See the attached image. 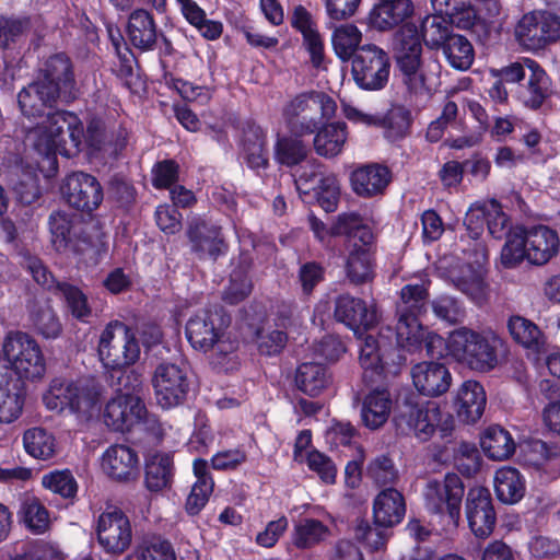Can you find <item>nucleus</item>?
I'll use <instances>...</instances> for the list:
<instances>
[{"label":"nucleus","instance_id":"f257e3e1","mask_svg":"<svg viewBox=\"0 0 560 560\" xmlns=\"http://www.w3.org/2000/svg\"><path fill=\"white\" fill-rule=\"evenodd\" d=\"M398 322L395 328L381 327L376 336L366 335L360 346L359 362L363 382L373 386L385 378L389 365L406 361L401 351L413 353L425 345L427 331L421 323L429 306V291L424 284H406L400 290Z\"/></svg>","mask_w":560,"mask_h":560},{"label":"nucleus","instance_id":"f03ea898","mask_svg":"<svg viewBox=\"0 0 560 560\" xmlns=\"http://www.w3.org/2000/svg\"><path fill=\"white\" fill-rule=\"evenodd\" d=\"M133 381L116 385L115 395L104 405L102 420L112 432L127 433L133 429L143 431L147 438L158 443L163 438V428L159 419L148 411L144 400L133 393Z\"/></svg>","mask_w":560,"mask_h":560},{"label":"nucleus","instance_id":"7ed1b4c3","mask_svg":"<svg viewBox=\"0 0 560 560\" xmlns=\"http://www.w3.org/2000/svg\"><path fill=\"white\" fill-rule=\"evenodd\" d=\"M97 352L108 371L107 381L112 387L126 381L137 383L132 385L133 389L141 385L139 374L126 372V368L133 365L140 358L139 340L132 327L118 319L107 323L101 334Z\"/></svg>","mask_w":560,"mask_h":560},{"label":"nucleus","instance_id":"20e7f679","mask_svg":"<svg viewBox=\"0 0 560 560\" xmlns=\"http://www.w3.org/2000/svg\"><path fill=\"white\" fill-rule=\"evenodd\" d=\"M560 250L558 232L545 224H515L501 249V264L506 269L523 261L544 266Z\"/></svg>","mask_w":560,"mask_h":560},{"label":"nucleus","instance_id":"39448f33","mask_svg":"<svg viewBox=\"0 0 560 560\" xmlns=\"http://www.w3.org/2000/svg\"><path fill=\"white\" fill-rule=\"evenodd\" d=\"M393 421L399 434H412L421 442L429 441L436 430L442 439L450 436L454 430L452 415H443L438 402L421 400L415 394L407 395L398 404Z\"/></svg>","mask_w":560,"mask_h":560},{"label":"nucleus","instance_id":"423d86ee","mask_svg":"<svg viewBox=\"0 0 560 560\" xmlns=\"http://www.w3.org/2000/svg\"><path fill=\"white\" fill-rule=\"evenodd\" d=\"M48 226L51 244L58 253L83 255L94 265L104 260L108 254L107 234L97 231L94 236L86 235L80 218L74 213L55 210L49 214Z\"/></svg>","mask_w":560,"mask_h":560},{"label":"nucleus","instance_id":"0eeeda50","mask_svg":"<svg viewBox=\"0 0 560 560\" xmlns=\"http://www.w3.org/2000/svg\"><path fill=\"white\" fill-rule=\"evenodd\" d=\"M230 317L222 307L203 308L189 317L185 326V335L190 346L207 353L215 350L223 358L237 348L235 341L225 339V329Z\"/></svg>","mask_w":560,"mask_h":560},{"label":"nucleus","instance_id":"6e6552de","mask_svg":"<svg viewBox=\"0 0 560 560\" xmlns=\"http://www.w3.org/2000/svg\"><path fill=\"white\" fill-rule=\"evenodd\" d=\"M45 118V129L49 135L46 156L52 170L57 171V153L70 159L82 151L84 127L77 114L65 109H52Z\"/></svg>","mask_w":560,"mask_h":560},{"label":"nucleus","instance_id":"1a4fd4ad","mask_svg":"<svg viewBox=\"0 0 560 560\" xmlns=\"http://www.w3.org/2000/svg\"><path fill=\"white\" fill-rule=\"evenodd\" d=\"M320 113V119L330 120L337 112L336 101L325 92H302L282 109V116L290 132L312 135L316 130L317 118L307 113Z\"/></svg>","mask_w":560,"mask_h":560},{"label":"nucleus","instance_id":"9d476101","mask_svg":"<svg viewBox=\"0 0 560 560\" xmlns=\"http://www.w3.org/2000/svg\"><path fill=\"white\" fill-rule=\"evenodd\" d=\"M100 392L96 387L72 381L66 377L51 380L43 401L47 409L57 412L69 410L75 415H91L100 402Z\"/></svg>","mask_w":560,"mask_h":560},{"label":"nucleus","instance_id":"9b49d317","mask_svg":"<svg viewBox=\"0 0 560 560\" xmlns=\"http://www.w3.org/2000/svg\"><path fill=\"white\" fill-rule=\"evenodd\" d=\"M2 352L21 382L37 381L46 373V361L37 341L23 331H10L2 343Z\"/></svg>","mask_w":560,"mask_h":560},{"label":"nucleus","instance_id":"f8f14e48","mask_svg":"<svg viewBox=\"0 0 560 560\" xmlns=\"http://www.w3.org/2000/svg\"><path fill=\"white\" fill-rule=\"evenodd\" d=\"M389 54L375 44H364L351 61V75L355 85L366 92L384 90L390 78Z\"/></svg>","mask_w":560,"mask_h":560},{"label":"nucleus","instance_id":"ddd939ff","mask_svg":"<svg viewBox=\"0 0 560 560\" xmlns=\"http://www.w3.org/2000/svg\"><path fill=\"white\" fill-rule=\"evenodd\" d=\"M95 535L104 553L119 557L131 546L133 537L131 521L120 508L107 505L95 521Z\"/></svg>","mask_w":560,"mask_h":560},{"label":"nucleus","instance_id":"4468645a","mask_svg":"<svg viewBox=\"0 0 560 560\" xmlns=\"http://www.w3.org/2000/svg\"><path fill=\"white\" fill-rule=\"evenodd\" d=\"M424 505L428 512L447 516L450 522L457 525L460 518L465 486L455 472L445 474L442 481L429 480L424 488Z\"/></svg>","mask_w":560,"mask_h":560},{"label":"nucleus","instance_id":"2eb2a0df","mask_svg":"<svg viewBox=\"0 0 560 560\" xmlns=\"http://www.w3.org/2000/svg\"><path fill=\"white\" fill-rule=\"evenodd\" d=\"M514 35L524 49L542 50L560 39V16L548 11L526 13L515 25Z\"/></svg>","mask_w":560,"mask_h":560},{"label":"nucleus","instance_id":"dca6fc26","mask_svg":"<svg viewBox=\"0 0 560 560\" xmlns=\"http://www.w3.org/2000/svg\"><path fill=\"white\" fill-rule=\"evenodd\" d=\"M60 191L70 208L88 215L97 210L104 199L100 180L82 171L68 174L62 180Z\"/></svg>","mask_w":560,"mask_h":560},{"label":"nucleus","instance_id":"f3484780","mask_svg":"<svg viewBox=\"0 0 560 560\" xmlns=\"http://www.w3.org/2000/svg\"><path fill=\"white\" fill-rule=\"evenodd\" d=\"M158 405L165 410L183 405L190 390V380L186 369L163 362L154 371L152 378Z\"/></svg>","mask_w":560,"mask_h":560},{"label":"nucleus","instance_id":"a211bd4d","mask_svg":"<svg viewBox=\"0 0 560 560\" xmlns=\"http://www.w3.org/2000/svg\"><path fill=\"white\" fill-rule=\"evenodd\" d=\"M190 252L199 259L217 261L229 252L222 226L201 217L192 218L186 229Z\"/></svg>","mask_w":560,"mask_h":560},{"label":"nucleus","instance_id":"6ab92c4d","mask_svg":"<svg viewBox=\"0 0 560 560\" xmlns=\"http://www.w3.org/2000/svg\"><path fill=\"white\" fill-rule=\"evenodd\" d=\"M465 513L468 526L477 538L485 539L493 533L497 524V512L488 488L474 487L468 490Z\"/></svg>","mask_w":560,"mask_h":560},{"label":"nucleus","instance_id":"aec40b11","mask_svg":"<svg viewBox=\"0 0 560 560\" xmlns=\"http://www.w3.org/2000/svg\"><path fill=\"white\" fill-rule=\"evenodd\" d=\"M334 318L358 334L368 331L377 324V311L363 299L342 293L335 299Z\"/></svg>","mask_w":560,"mask_h":560},{"label":"nucleus","instance_id":"412c9836","mask_svg":"<svg viewBox=\"0 0 560 560\" xmlns=\"http://www.w3.org/2000/svg\"><path fill=\"white\" fill-rule=\"evenodd\" d=\"M475 330L467 327H460L450 332L446 340L439 335H428L425 345L427 354L431 358L442 357V348L444 347L447 355L452 357L456 362L466 364L470 370L474 365L470 362V355L474 354L472 340Z\"/></svg>","mask_w":560,"mask_h":560},{"label":"nucleus","instance_id":"4be33fe9","mask_svg":"<svg viewBox=\"0 0 560 560\" xmlns=\"http://www.w3.org/2000/svg\"><path fill=\"white\" fill-rule=\"evenodd\" d=\"M58 98L55 86H47L36 80L18 93V105L25 118L37 122V119L45 118L56 108Z\"/></svg>","mask_w":560,"mask_h":560},{"label":"nucleus","instance_id":"5701e85b","mask_svg":"<svg viewBox=\"0 0 560 560\" xmlns=\"http://www.w3.org/2000/svg\"><path fill=\"white\" fill-rule=\"evenodd\" d=\"M512 340L522 347L527 355L540 359L549 352L547 335L533 320L522 315H511L506 322Z\"/></svg>","mask_w":560,"mask_h":560},{"label":"nucleus","instance_id":"b1692460","mask_svg":"<svg viewBox=\"0 0 560 560\" xmlns=\"http://www.w3.org/2000/svg\"><path fill=\"white\" fill-rule=\"evenodd\" d=\"M412 384L423 396L438 397L452 385V374L444 363L423 361L411 368Z\"/></svg>","mask_w":560,"mask_h":560},{"label":"nucleus","instance_id":"393cba45","mask_svg":"<svg viewBox=\"0 0 560 560\" xmlns=\"http://www.w3.org/2000/svg\"><path fill=\"white\" fill-rule=\"evenodd\" d=\"M390 182L389 167L380 163L360 165L350 174L351 188L362 198H373L384 194Z\"/></svg>","mask_w":560,"mask_h":560},{"label":"nucleus","instance_id":"a878e982","mask_svg":"<svg viewBox=\"0 0 560 560\" xmlns=\"http://www.w3.org/2000/svg\"><path fill=\"white\" fill-rule=\"evenodd\" d=\"M102 467L114 480L125 482L135 480L140 472L138 453L128 445H112L102 457Z\"/></svg>","mask_w":560,"mask_h":560},{"label":"nucleus","instance_id":"bb28decb","mask_svg":"<svg viewBox=\"0 0 560 560\" xmlns=\"http://www.w3.org/2000/svg\"><path fill=\"white\" fill-rule=\"evenodd\" d=\"M313 148L317 155L334 159L340 155L348 140V126L345 121H329L317 118L313 132Z\"/></svg>","mask_w":560,"mask_h":560},{"label":"nucleus","instance_id":"cd10ccee","mask_svg":"<svg viewBox=\"0 0 560 560\" xmlns=\"http://www.w3.org/2000/svg\"><path fill=\"white\" fill-rule=\"evenodd\" d=\"M529 71L526 85H521L520 101L530 109H539L551 95V80L545 69L536 61L525 58Z\"/></svg>","mask_w":560,"mask_h":560},{"label":"nucleus","instance_id":"c85d7f7f","mask_svg":"<svg viewBox=\"0 0 560 560\" xmlns=\"http://www.w3.org/2000/svg\"><path fill=\"white\" fill-rule=\"evenodd\" d=\"M486 402V392L479 382H464L454 400L458 420L467 424L476 423L485 412Z\"/></svg>","mask_w":560,"mask_h":560},{"label":"nucleus","instance_id":"c756f323","mask_svg":"<svg viewBox=\"0 0 560 560\" xmlns=\"http://www.w3.org/2000/svg\"><path fill=\"white\" fill-rule=\"evenodd\" d=\"M411 0H377L369 14L370 25L378 31H389L412 16Z\"/></svg>","mask_w":560,"mask_h":560},{"label":"nucleus","instance_id":"7c9ffc66","mask_svg":"<svg viewBox=\"0 0 560 560\" xmlns=\"http://www.w3.org/2000/svg\"><path fill=\"white\" fill-rule=\"evenodd\" d=\"M406 514V501L400 491L395 488L383 489L373 502L374 524L378 527L390 528L400 524Z\"/></svg>","mask_w":560,"mask_h":560},{"label":"nucleus","instance_id":"2f4dec72","mask_svg":"<svg viewBox=\"0 0 560 560\" xmlns=\"http://www.w3.org/2000/svg\"><path fill=\"white\" fill-rule=\"evenodd\" d=\"M153 14L145 9H135L128 16L127 35L131 45L141 51L155 49L159 34Z\"/></svg>","mask_w":560,"mask_h":560},{"label":"nucleus","instance_id":"473e14b6","mask_svg":"<svg viewBox=\"0 0 560 560\" xmlns=\"http://www.w3.org/2000/svg\"><path fill=\"white\" fill-rule=\"evenodd\" d=\"M393 40L395 56L398 67H407L422 65V38L420 37L418 27L412 23L399 25Z\"/></svg>","mask_w":560,"mask_h":560},{"label":"nucleus","instance_id":"72a5a7b5","mask_svg":"<svg viewBox=\"0 0 560 560\" xmlns=\"http://www.w3.org/2000/svg\"><path fill=\"white\" fill-rule=\"evenodd\" d=\"M527 462L546 480L560 477V446L542 440H532L527 445Z\"/></svg>","mask_w":560,"mask_h":560},{"label":"nucleus","instance_id":"f704fd0d","mask_svg":"<svg viewBox=\"0 0 560 560\" xmlns=\"http://www.w3.org/2000/svg\"><path fill=\"white\" fill-rule=\"evenodd\" d=\"M453 285L472 301L479 303L487 295L486 270L481 266L462 264L448 273Z\"/></svg>","mask_w":560,"mask_h":560},{"label":"nucleus","instance_id":"c9c22d12","mask_svg":"<svg viewBox=\"0 0 560 560\" xmlns=\"http://www.w3.org/2000/svg\"><path fill=\"white\" fill-rule=\"evenodd\" d=\"M42 83L55 86L58 96L61 90H72L75 85L73 65L70 57L66 52H57L51 55L44 63Z\"/></svg>","mask_w":560,"mask_h":560},{"label":"nucleus","instance_id":"e433bc0d","mask_svg":"<svg viewBox=\"0 0 560 560\" xmlns=\"http://www.w3.org/2000/svg\"><path fill=\"white\" fill-rule=\"evenodd\" d=\"M503 346V340L492 331H475L472 340L474 354L470 362L474 371L489 372L498 364V349Z\"/></svg>","mask_w":560,"mask_h":560},{"label":"nucleus","instance_id":"4c0bfd02","mask_svg":"<svg viewBox=\"0 0 560 560\" xmlns=\"http://www.w3.org/2000/svg\"><path fill=\"white\" fill-rule=\"evenodd\" d=\"M330 383V374L326 365L317 362H303L298 365L294 385L298 390L310 397L319 396Z\"/></svg>","mask_w":560,"mask_h":560},{"label":"nucleus","instance_id":"58836bf2","mask_svg":"<svg viewBox=\"0 0 560 560\" xmlns=\"http://www.w3.org/2000/svg\"><path fill=\"white\" fill-rule=\"evenodd\" d=\"M305 135H283L278 136L273 145L275 162L288 168L301 165L306 161L310 148L302 139Z\"/></svg>","mask_w":560,"mask_h":560},{"label":"nucleus","instance_id":"ea45409f","mask_svg":"<svg viewBox=\"0 0 560 560\" xmlns=\"http://www.w3.org/2000/svg\"><path fill=\"white\" fill-rule=\"evenodd\" d=\"M376 253L350 248L345 261V273L351 284L362 285L375 278Z\"/></svg>","mask_w":560,"mask_h":560},{"label":"nucleus","instance_id":"a19ab883","mask_svg":"<svg viewBox=\"0 0 560 560\" xmlns=\"http://www.w3.org/2000/svg\"><path fill=\"white\" fill-rule=\"evenodd\" d=\"M174 477V460L170 453H156L147 460L144 485L151 492L170 488Z\"/></svg>","mask_w":560,"mask_h":560},{"label":"nucleus","instance_id":"79ce46f5","mask_svg":"<svg viewBox=\"0 0 560 560\" xmlns=\"http://www.w3.org/2000/svg\"><path fill=\"white\" fill-rule=\"evenodd\" d=\"M433 10L451 19L457 28L472 30L481 19L470 0H431Z\"/></svg>","mask_w":560,"mask_h":560},{"label":"nucleus","instance_id":"37998d69","mask_svg":"<svg viewBox=\"0 0 560 560\" xmlns=\"http://www.w3.org/2000/svg\"><path fill=\"white\" fill-rule=\"evenodd\" d=\"M392 408L390 394L386 388H375L364 398L361 418L363 424L376 430L381 428L388 419Z\"/></svg>","mask_w":560,"mask_h":560},{"label":"nucleus","instance_id":"c03bdc74","mask_svg":"<svg viewBox=\"0 0 560 560\" xmlns=\"http://www.w3.org/2000/svg\"><path fill=\"white\" fill-rule=\"evenodd\" d=\"M494 490L499 501L515 504L525 495V479L518 469L510 466L502 467L495 471Z\"/></svg>","mask_w":560,"mask_h":560},{"label":"nucleus","instance_id":"a18cd8bd","mask_svg":"<svg viewBox=\"0 0 560 560\" xmlns=\"http://www.w3.org/2000/svg\"><path fill=\"white\" fill-rule=\"evenodd\" d=\"M480 446L485 455L492 460H504L515 452V442L511 433L500 425H490L481 438Z\"/></svg>","mask_w":560,"mask_h":560},{"label":"nucleus","instance_id":"49530a36","mask_svg":"<svg viewBox=\"0 0 560 560\" xmlns=\"http://www.w3.org/2000/svg\"><path fill=\"white\" fill-rule=\"evenodd\" d=\"M330 535L329 527L322 521L313 517H303L294 524L291 533V545L296 549H312Z\"/></svg>","mask_w":560,"mask_h":560},{"label":"nucleus","instance_id":"de8ad7c7","mask_svg":"<svg viewBox=\"0 0 560 560\" xmlns=\"http://www.w3.org/2000/svg\"><path fill=\"white\" fill-rule=\"evenodd\" d=\"M448 65L456 70H468L475 59V50L469 39L458 33L448 36L443 46L440 47Z\"/></svg>","mask_w":560,"mask_h":560},{"label":"nucleus","instance_id":"09e8293b","mask_svg":"<svg viewBox=\"0 0 560 560\" xmlns=\"http://www.w3.org/2000/svg\"><path fill=\"white\" fill-rule=\"evenodd\" d=\"M454 26L451 19L435 12L421 21L419 34L429 48L440 50L448 36L454 33Z\"/></svg>","mask_w":560,"mask_h":560},{"label":"nucleus","instance_id":"8fccbe9b","mask_svg":"<svg viewBox=\"0 0 560 560\" xmlns=\"http://www.w3.org/2000/svg\"><path fill=\"white\" fill-rule=\"evenodd\" d=\"M26 389L24 383L15 380L5 386L0 385V422L11 423L23 410Z\"/></svg>","mask_w":560,"mask_h":560},{"label":"nucleus","instance_id":"3c124183","mask_svg":"<svg viewBox=\"0 0 560 560\" xmlns=\"http://www.w3.org/2000/svg\"><path fill=\"white\" fill-rule=\"evenodd\" d=\"M55 295L62 300L67 312L74 319L84 324L90 322L92 306L88 295L78 285L65 281L58 287Z\"/></svg>","mask_w":560,"mask_h":560},{"label":"nucleus","instance_id":"603ef678","mask_svg":"<svg viewBox=\"0 0 560 560\" xmlns=\"http://www.w3.org/2000/svg\"><path fill=\"white\" fill-rule=\"evenodd\" d=\"M362 33L354 24H345L335 28L331 45L336 56L341 61H352L362 46Z\"/></svg>","mask_w":560,"mask_h":560},{"label":"nucleus","instance_id":"864d4df0","mask_svg":"<svg viewBox=\"0 0 560 560\" xmlns=\"http://www.w3.org/2000/svg\"><path fill=\"white\" fill-rule=\"evenodd\" d=\"M23 446L30 456L47 460L56 453V439L44 428H31L23 434Z\"/></svg>","mask_w":560,"mask_h":560},{"label":"nucleus","instance_id":"5fc2aeb1","mask_svg":"<svg viewBox=\"0 0 560 560\" xmlns=\"http://www.w3.org/2000/svg\"><path fill=\"white\" fill-rule=\"evenodd\" d=\"M340 199V186L334 173L322 175L314 190L308 196L307 203H317L325 212H335Z\"/></svg>","mask_w":560,"mask_h":560},{"label":"nucleus","instance_id":"6e6d98bb","mask_svg":"<svg viewBox=\"0 0 560 560\" xmlns=\"http://www.w3.org/2000/svg\"><path fill=\"white\" fill-rule=\"evenodd\" d=\"M31 30L28 18H13L0 15V47L3 49L21 48Z\"/></svg>","mask_w":560,"mask_h":560},{"label":"nucleus","instance_id":"4d7b16f0","mask_svg":"<svg viewBox=\"0 0 560 560\" xmlns=\"http://www.w3.org/2000/svg\"><path fill=\"white\" fill-rule=\"evenodd\" d=\"M135 556L137 560H176L172 542L156 534L143 536L136 548Z\"/></svg>","mask_w":560,"mask_h":560},{"label":"nucleus","instance_id":"13d9d810","mask_svg":"<svg viewBox=\"0 0 560 560\" xmlns=\"http://www.w3.org/2000/svg\"><path fill=\"white\" fill-rule=\"evenodd\" d=\"M384 137L389 142L402 140L412 124L411 112L402 105L394 106L383 115Z\"/></svg>","mask_w":560,"mask_h":560},{"label":"nucleus","instance_id":"bf43d9fd","mask_svg":"<svg viewBox=\"0 0 560 560\" xmlns=\"http://www.w3.org/2000/svg\"><path fill=\"white\" fill-rule=\"evenodd\" d=\"M42 485L45 489L59 494L62 499L69 500L73 504L78 495V482L69 469L54 470L45 474L42 478Z\"/></svg>","mask_w":560,"mask_h":560},{"label":"nucleus","instance_id":"052dcab7","mask_svg":"<svg viewBox=\"0 0 560 560\" xmlns=\"http://www.w3.org/2000/svg\"><path fill=\"white\" fill-rule=\"evenodd\" d=\"M481 456L474 443L462 442L454 454V466L464 477H474L481 467Z\"/></svg>","mask_w":560,"mask_h":560},{"label":"nucleus","instance_id":"680f3d73","mask_svg":"<svg viewBox=\"0 0 560 560\" xmlns=\"http://www.w3.org/2000/svg\"><path fill=\"white\" fill-rule=\"evenodd\" d=\"M366 475L380 487L393 485L398 479V470L387 454L378 455L370 460L366 466Z\"/></svg>","mask_w":560,"mask_h":560},{"label":"nucleus","instance_id":"e2e57ef3","mask_svg":"<svg viewBox=\"0 0 560 560\" xmlns=\"http://www.w3.org/2000/svg\"><path fill=\"white\" fill-rule=\"evenodd\" d=\"M23 267L38 285L51 292L54 295L58 292V287L63 282L58 281L48 267L37 256H25Z\"/></svg>","mask_w":560,"mask_h":560},{"label":"nucleus","instance_id":"0e129e2a","mask_svg":"<svg viewBox=\"0 0 560 560\" xmlns=\"http://www.w3.org/2000/svg\"><path fill=\"white\" fill-rule=\"evenodd\" d=\"M325 267L315 260L302 264L298 271V282L304 296L313 294L315 288L325 281Z\"/></svg>","mask_w":560,"mask_h":560},{"label":"nucleus","instance_id":"69168bd1","mask_svg":"<svg viewBox=\"0 0 560 560\" xmlns=\"http://www.w3.org/2000/svg\"><path fill=\"white\" fill-rule=\"evenodd\" d=\"M22 521L35 534L44 533L49 525L47 509L38 501L24 502L21 508Z\"/></svg>","mask_w":560,"mask_h":560},{"label":"nucleus","instance_id":"338daca9","mask_svg":"<svg viewBox=\"0 0 560 560\" xmlns=\"http://www.w3.org/2000/svg\"><path fill=\"white\" fill-rule=\"evenodd\" d=\"M254 283L250 276L230 273L228 287L223 291V301L230 305H237L245 301L253 292Z\"/></svg>","mask_w":560,"mask_h":560},{"label":"nucleus","instance_id":"774afa93","mask_svg":"<svg viewBox=\"0 0 560 560\" xmlns=\"http://www.w3.org/2000/svg\"><path fill=\"white\" fill-rule=\"evenodd\" d=\"M106 140L107 131L104 121L97 117L90 119L84 130L82 149L86 147L89 154L96 156L103 153Z\"/></svg>","mask_w":560,"mask_h":560}]
</instances>
